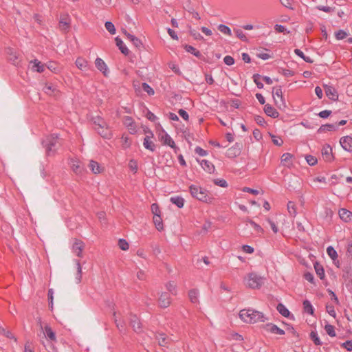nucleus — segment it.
<instances>
[{
    "label": "nucleus",
    "instance_id": "1",
    "mask_svg": "<svg viewBox=\"0 0 352 352\" xmlns=\"http://www.w3.org/2000/svg\"><path fill=\"white\" fill-rule=\"evenodd\" d=\"M239 318L247 323L265 322L267 320L262 312L252 309H244L241 310L239 312Z\"/></svg>",
    "mask_w": 352,
    "mask_h": 352
},
{
    "label": "nucleus",
    "instance_id": "2",
    "mask_svg": "<svg viewBox=\"0 0 352 352\" xmlns=\"http://www.w3.org/2000/svg\"><path fill=\"white\" fill-rule=\"evenodd\" d=\"M189 190L194 198L205 203L210 204L212 202L213 198L210 196L206 189L192 184L189 186Z\"/></svg>",
    "mask_w": 352,
    "mask_h": 352
},
{
    "label": "nucleus",
    "instance_id": "3",
    "mask_svg": "<svg viewBox=\"0 0 352 352\" xmlns=\"http://www.w3.org/2000/svg\"><path fill=\"white\" fill-rule=\"evenodd\" d=\"M58 144V137L54 134L47 136L45 139L42 142V144L45 148L47 155H53L55 153Z\"/></svg>",
    "mask_w": 352,
    "mask_h": 352
},
{
    "label": "nucleus",
    "instance_id": "4",
    "mask_svg": "<svg viewBox=\"0 0 352 352\" xmlns=\"http://www.w3.org/2000/svg\"><path fill=\"white\" fill-rule=\"evenodd\" d=\"M246 285L252 289H258L263 284V279L254 273H250L245 278Z\"/></svg>",
    "mask_w": 352,
    "mask_h": 352
},
{
    "label": "nucleus",
    "instance_id": "5",
    "mask_svg": "<svg viewBox=\"0 0 352 352\" xmlns=\"http://www.w3.org/2000/svg\"><path fill=\"white\" fill-rule=\"evenodd\" d=\"M272 96L276 105L279 109H282L286 107V103L283 96V91L280 86L273 88Z\"/></svg>",
    "mask_w": 352,
    "mask_h": 352
},
{
    "label": "nucleus",
    "instance_id": "6",
    "mask_svg": "<svg viewBox=\"0 0 352 352\" xmlns=\"http://www.w3.org/2000/svg\"><path fill=\"white\" fill-rule=\"evenodd\" d=\"M145 133H147V135L144 139L143 145L145 147V148L151 151H154L155 149V146L153 142L151 140V138H153V133L150 130L145 131Z\"/></svg>",
    "mask_w": 352,
    "mask_h": 352
},
{
    "label": "nucleus",
    "instance_id": "7",
    "mask_svg": "<svg viewBox=\"0 0 352 352\" xmlns=\"http://www.w3.org/2000/svg\"><path fill=\"white\" fill-rule=\"evenodd\" d=\"M160 141L165 145H168L173 148H176V146L173 138L164 131L160 134Z\"/></svg>",
    "mask_w": 352,
    "mask_h": 352
},
{
    "label": "nucleus",
    "instance_id": "8",
    "mask_svg": "<svg viewBox=\"0 0 352 352\" xmlns=\"http://www.w3.org/2000/svg\"><path fill=\"white\" fill-rule=\"evenodd\" d=\"M326 96L331 100L336 101L338 99V94L336 89L332 85H324Z\"/></svg>",
    "mask_w": 352,
    "mask_h": 352
},
{
    "label": "nucleus",
    "instance_id": "9",
    "mask_svg": "<svg viewBox=\"0 0 352 352\" xmlns=\"http://www.w3.org/2000/svg\"><path fill=\"white\" fill-rule=\"evenodd\" d=\"M85 248V243L80 240H75L72 245V252L78 257H82V250Z\"/></svg>",
    "mask_w": 352,
    "mask_h": 352
},
{
    "label": "nucleus",
    "instance_id": "10",
    "mask_svg": "<svg viewBox=\"0 0 352 352\" xmlns=\"http://www.w3.org/2000/svg\"><path fill=\"white\" fill-rule=\"evenodd\" d=\"M321 153L324 161L331 162L333 160V156L332 154V148L329 145H324L322 148Z\"/></svg>",
    "mask_w": 352,
    "mask_h": 352
},
{
    "label": "nucleus",
    "instance_id": "11",
    "mask_svg": "<svg viewBox=\"0 0 352 352\" xmlns=\"http://www.w3.org/2000/svg\"><path fill=\"white\" fill-rule=\"evenodd\" d=\"M264 329L266 331L271 333L277 335H284L285 331L278 327L276 324L272 323H267L264 326Z\"/></svg>",
    "mask_w": 352,
    "mask_h": 352
},
{
    "label": "nucleus",
    "instance_id": "12",
    "mask_svg": "<svg viewBox=\"0 0 352 352\" xmlns=\"http://www.w3.org/2000/svg\"><path fill=\"white\" fill-rule=\"evenodd\" d=\"M340 143L342 147L346 151H352V138L350 136L342 137Z\"/></svg>",
    "mask_w": 352,
    "mask_h": 352
},
{
    "label": "nucleus",
    "instance_id": "13",
    "mask_svg": "<svg viewBox=\"0 0 352 352\" xmlns=\"http://www.w3.org/2000/svg\"><path fill=\"white\" fill-rule=\"evenodd\" d=\"M159 303L161 307H168L170 304V295L166 292L162 293L159 298Z\"/></svg>",
    "mask_w": 352,
    "mask_h": 352
},
{
    "label": "nucleus",
    "instance_id": "14",
    "mask_svg": "<svg viewBox=\"0 0 352 352\" xmlns=\"http://www.w3.org/2000/svg\"><path fill=\"white\" fill-rule=\"evenodd\" d=\"M202 168L208 173H214L215 168L212 162L206 160L198 161Z\"/></svg>",
    "mask_w": 352,
    "mask_h": 352
},
{
    "label": "nucleus",
    "instance_id": "15",
    "mask_svg": "<svg viewBox=\"0 0 352 352\" xmlns=\"http://www.w3.org/2000/svg\"><path fill=\"white\" fill-rule=\"evenodd\" d=\"M124 124L131 133L133 134L136 132V126L131 117L126 116L124 118Z\"/></svg>",
    "mask_w": 352,
    "mask_h": 352
},
{
    "label": "nucleus",
    "instance_id": "16",
    "mask_svg": "<svg viewBox=\"0 0 352 352\" xmlns=\"http://www.w3.org/2000/svg\"><path fill=\"white\" fill-rule=\"evenodd\" d=\"M76 67L81 71H87L89 69L88 62L82 57H78L75 62Z\"/></svg>",
    "mask_w": 352,
    "mask_h": 352
},
{
    "label": "nucleus",
    "instance_id": "17",
    "mask_svg": "<svg viewBox=\"0 0 352 352\" xmlns=\"http://www.w3.org/2000/svg\"><path fill=\"white\" fill-rule=\"evenodd\" d=\"M130 323L135 331H136V332L141 331V322H140L139 318L136 316H135V315L131 316Z\"/></svg>",
    "mask_w": 352,
    "mask_h": 352
},
{
    "label": "nucleus",
    "instance_id": "18",
    "mask_svg": "<svg viewBox=\"0 0 352 352\" xmlns=\"http://www.w3.org/2000/svg\"><path fill=\"white\" fill-rule=\"evenodd\" d=\"M338 214L340 219L345 222H349L351 220L352 212L345 208L340 209Z\"/></svg>",
    "mask_w": 352,
    "mask_h": 352
},
{
    "label": "nucleus",
    "instance_id": "19",
    "mask_svg": "<svg viewBox=\"0 0 352 352\" xmlns=\"http://www.w3.org/2000/svg\"><path fill=\"white\" fill-rule=\"evenodd\" d=\"M6 53L8 55L9 60L14 65H17L19 64L18 62V56L16 52L14 49L8 47L6 49Z\"/></svg>",
    "mask_w": 352,
    "mask_h": 352
},
{
    "label": "nucleus",
    "instance_id": "20",
    "mask_svg": "<svg viewBox=\"0 0 352 352\" xmlns=\"http://www.w3.org/2000/svg\"><path fill=\"white\" fill-rule=\"evenodd\" d=\"M95 65L98 70L102 72L104 76H107V66L102 58H97L95 60Z\"/></svg>",
    "mask_w": 352,
    "mask_h": 352
},
{
    "label": "nucleus",
    "instance_id": "21",
    "mask_svg": "<svg viewBox=\"0 0 352 352\" xmlns=\"http://www.w3.org/2000/svg\"><path fill=\"white\" fill-rule=\"evenodd\" d=\"M264 111L268 116L274 118H278L279 116L278 112L269 104L265 105Z\"/></svg>",
    "mask_w": 352,
    "mask_h": 352
},
{
    "label": "nucleus",
    "instance_id": "22",
    "mask_svg": "<svg viewBox=\"0 0 352 352\" xmlns=\"http://www.w3.org/2000/svg\"><path fill=\"white\" fill-rule=\"evenodd\" d=\"M155 338L158 341L159 344L162 346H166L170 340V339L164 333L156 334Z\"/></svg>",
    "mask_w": 352,
    "mask_h": 352
},
{
    "label": "nucleus",
    "instance_id": "23",
    "mask_svg": "<svg viewBox=\"0 0 352 352\" xmlns=\"http://www.w3.org/2000/svg\"><path fill=\"white\" fill-rule=\"evenodd\" d=\"M127 38L133 44V45L138 48L141 49L143 46L142 41L136 36L133 34H127Z\"/></svg>",
    "mask_w": 352,
    "mask_h": 352
},
{
    "label": "nucleus",
    "instance_id": "24",
    "mask_svg": "<svg viewBox=\"0 0 352 352\" xmlns=\"http://www.w3.org/2000/svg\"><path fill=\"white\" fill-rule=\"evenodd\" d=\"M116 45L119 47L120 50L124 55H128L129 53V49L124 45V42L119 37L116 38Z\"/></svg>",
    "mask_w": 352,
    "mask_h": 352
},
{
    "label": "nucleus",
    "instance_id": "25",
    "mask_svg": "<svg viewBox=\"0 0 352 352\" xmlns=\"http://www.w3.org/2000/svg\"><path fill=\"white\" fill-rule=\"evenodd\" d=\"M338 128V126H336L333 124H327L322 125L318 130L319 133H324L327 131H335Z\"/></svg>",
    "mask_w": 352,
    "mask_h": 352
},
{
    "label": "nucleus",
    "instance_id": "26",
    "mask_svg": "<svg viewBox=\"0 0 352 352\" xmlns=\"http://www.w3.org/2000/svg\"><path fill=\"white\" fill-rule=\"evenodd\" d=\"M98 134H100L102 138L106 139H110L112 136L111 132L108 128V125L107 124L106 127L103 129H96Z\"/></svg>",
    "mask_w": 352,
    "mask_h": 352
},
{
    "label": "nucleus",
    "instance_id": "27",
    "mask_svg": "<svg viewBox=\"0 0 352 352\" xmlns=\"http://www.w3.org/2000/svg\"><path fill=\"white\" fill-rule=\"evenodd\" d=\"M30 64L32 65V70L36 71L37 72L41 73L44 71V65H43L38 60H34L30 62Z\"/></svg>",
    "mask_w": 352,
    "mask_h": 352
},
{
    "label": "nucleus",
    "instance_id": "28",
    "mask_svg": "<svg viewBox=\"0 0 352 352\" xmlns=\"http://www.w3.org/2000/svg\"><path fill=\"white\" fill-rule=\"evenodd\" d=\"M172 204H175L178 208H182L184 205V199L179 196L172 197L170 199Z\"/></svg>",
    "mask_w": 352,
    "mask_h": 352
},
{
    "label": "nucleus",
    "instance_id": "29",
    "mask_svg": "<svg viewBox=\"0 0 352 352\" xmlns=\"http://www.w3.org/2000/svg\"><path fill=\"white\" fill-rule=\"evenodd\" d=\"M188 296L190 301L192 303H198L199 302V291L196 289H192L189 291Z\"/></svg>",
    "mask_w": 352,
    "mask_h": 352
},
{
    "label": "nucleus",
    "instance_id": "30",
    "mask_svg": "<svg viewBox=\"0 0 352 352\" xmlns=\"http://www.w3.org/2000/svg\"><path fill=\"white\" fill-rule=\"evenodd\" d=\"M293 155L289 153H285L283 154L281 156V162L287 167H290L292 166L291 160Z\"/></svg>",
    "mask_w": 352,
    "mask_h": 352
},
{
    "label": "nucleus",
    "instance_id": "31",
    "mask_svg": "<svg viewBox=\"0 0 352 352\" xmlns=\"http://www.w3.org/2000/svg\"><path fill=\"white\" fill-rule=\"evenodd\" d=\"M276 309L284 317H288L290 314L289 311L282 303H278L277 305Z\"/></svg>",
    "mask_w": 352,
    "mask_h": 352
},
{
    "label": "nucleus",
    "instance_id": "32",
    "mask_svg": "<svg viewBox=\"0 0 352 352\" xmlns=\"http://www.w3.org/2000/svg\"><path fill=\"white\" fill-rule=\"evenodd\" d=\"M249 225L253 228V229L256 233L258 234L263 232V229L258 224L256 223L252 220L248 219L246 221L245 226L248 227Z\"/></svg>",
    "mask_w": 352,
    "mask_h": 352
},
{
    "label": "nucleus",
    "instance_id": "33",
    "mask_svg": "<svg viewBox=\"0 0 352 352\" xmlns=\"http://www.w3.org/2000/svg\"><path fill=\"white\" fill-rule=\"evenodd\" d=\"M76 265L77 267V273L75 277L76 283L77 284H79L81 282L82 279V267L80 263V261L78 260H76Z\"/></svg>",
    "mask_w": 352,
    "mask_h": 352
},
{
    "label": "nucleus",
    "instance_id": "34",
    "mask_svg": "<svg viewBox=\"0 0 352 352\" xmlns=\"http://www.w3.org/2000/svg\"><path fill=\"white\" fill-rule=\"evenodd\" d=\"M89 166L94 174H98L101 172V168L99 164L94 160L89 162Z\"/></svg>",
    "mask_w": 352,
    "mask_h": 352
},
{
    "label": "nucleus",
    "instance_id": "35",
    "mask_svg": "<svg viewBox=\"0 0 352 352\" xmlns=\"http://www.w3.org/2000/svg\"><path fill=\"white\" fill-rule=\"evenodd\" d=\"M314 268L317 275L320 277V278L323 279L324 278V270L322 265L316 262L314 264Z\"/></svg>",
    "mask_w": 352,
    "mask_h": 352
},
{
    "label": "nucleus",
    "instance_id": "36",
    "mask_svg": "<svg viewBox=\"0 0 352 352\" xmlns=\"http://www.w3.org/2000/svg\"><path fill=\"white\" fill-rule=\"evenodd\" d=\"M94 124L95 125V129H103L107 126V122L101 118L97 117L94 120Z\"/></svg>",
    "mask_w": 352,
    "mask_h": 352
},
{
    "label": "nucleus",
    "instance_id": "37",
    "mask_svg": "<svg viewBox=\"0 0 352 352\" xmlns=\"http://www.w3.org/2000/svg\"><path fill=\"white\" fill-rule=\"evenodd\" d=\"M45 336L52 341L56 340V335L52 328L49 325L45 327Z\"/></svg>",
    "mask_w": 352,
    "mask_h": 352
},
{
    "label": "nucleus",
    "instance_id": "38",
    "mask_svg": "<svg viewBox=\"0 0 352 352\" xmlns=\"http://www.w3.org/2000/svg\"><path fill=\"white\" fill-rule=\"evenodd\" d=\"M303 308L304 311L311 315H313L314 309L311 303L308 300H305L303 301Z\"/></svg>",
    "mask_w": 352,
    "mask_h": 352
},
{
    "label": "nucleus",
    "instance_id": "39",
    "mask_svg": "<svg viewBox=\"0 0 352 352\" xmlns=\"http://www.w3.org/2000/svg\"><path fill=\"white\" fill-rule=\"evenodd\" d=\"M184 49L187 52L192 54L197 58H199L201 56L200 52L191 45H186Z\"/></svg>",
    "mask_w": 352,
    "mask_h": 352
},
{
    "label": "nucleus",
    "instance_id": "40",
    "mask_svg": "<svg viewBox=\"0 0 352 352\" xmlns=\"http://www.w3.org/2000/svg\"><path fill=\"white\" fill-rule=\"evenodd\" d=\"M327 252L328 256L333 261H335L338 258V253L336 250L332 247L329 246L327 249Z\"/></svg>",
    "mask_w": 352,
    "mask_h": 352
},
{
    "label": "nucleus",
    "instance_id": "41",
    "mask_svg": "<svg viewBox=\"0 0 352 352\" xmlns=\"http://www.w3.org/2000/svg\"><path fill=\"white\" fill-rule=\"evenodd\" d=\"M0 333L5 336L6 338L10 339H13L15 342H16V338L14 336V335L11 333L10 331L4 329L3 327H0Z\"/></svg>",
    "mask_w": 352,
    "mask_h": 352
},
{
    "label": "nucleus",
    "instance_id": "42",
    "mask_svg": "<svg viewBox=\"0 0 352 352\" xmlns=\"http://www.w3.org/2000/svg\"><path fill=\"white\" fill-rule=\"evenodd\" d=\"M218 30L221 33H223L224 34H226V35H228V36H231L232 35V31H231L230 28L228 26L226 25H223V24L219 25Z\"/></svg>",
    "mask_w": 352,
    "mask_h": 352
},
{
    "label": "nucleus",
    "instance_id": "43",
    "mask_svg": "<svg viewBox=\"0 0 352 352\" xmlns=\"http://www.w3.org/2000/svg\"><path fill=\"white\" fill-rule=\"evenodd\" d=\"M294 53L297 56H298L301 58H302L307 63H312L313 62V60H311V58L310 57L305 56L304 53L299 49L294 50Z\"/></svg>",
    "mask_w": 352,
    "mask_h": 352
},
{
    "label": "nucleus",
    "instance_id": "44",
    "mask_svg": "<svg viewBox=\"0 0 352 352\" xmlns=\"http://www.w3.org/2000/svg\"><path fill=\"white\" fill-rule=\"evenodd\" d=\"M287 210L289 213L293 216L295 217L296 215V209L295 207V204L292 201H289L287 204Z\"/></svg>",
    "mask_w": 352,
    "mask_h": 352
},
{
    "label": "nucleus",
    "instance_id": "45",
    "mask_svg": "<svg viewBox=\"0 0 352 352\" xmlns=\"http://www.w3.org/2000/svg\"><path fill=\"white\" fill-rule=\"evenodd\" d=\"M142 87L149 96H153L155 94L153 89L146 82H143Z\"/></svg>",
    "mask_w": 352,
    "mask_h": 352
},
{
    "label": "nucleus",
    "instance_id": "46",
    "mask_svg": "<svg viewBox=\"0 0 352 352\" xmlns=\"http://www.w3.org/2000/svg\"><path fill=\"white\" fill-rule=\"evenodd\" d=\"M324 329L327 332V333L331 336V337H335L336 336V332L334 329V327L331 324H326L324 327Z\"/></svg>",
    "mask_w": 352,
    "mask_h": 352
},
{
    "label": "nucleus",
    "instance_id": "47",
    "mask_svg": "<svg viewBox=\"0 0 352 352\" xmlns=\"http://www.w3.org/2000/svg\"><path fill=\"white\" fill-rule=\"evenodd\" d=\"M236 36L243 41H247L248 38L244 32L241 29H234Z\"/></svg>",
    "mask_w": 352,
    "mask_h": 352
},
{
    "label": "nucleus",
    "instance_id": "48",
    "mask_svg": "<svg viewBox=\"0 0 352 352\" xmlns=\"http://www.w3.org/2000/svg\"><path fill=\"white\" fill-rule=\"evenodd\" d=\"M167 290L173 295H176V285L173 282H169L166 285Z\"/></svg>",
    "mask_w": 352,
    "mask_h": 352
},
{
    "label": "nucleus",
    "instance_id": "49",
    "mask_svg": "<svg viewBox=\"0 0 352 352\" xmlns=\"http://www.w3.org/2000/svg\"><path fill=\"white\" fill-rule=\"evenodd\" d=\"M105 28L107 29V30L111 34H115L116 33V28H115V26L114 25L110 22V21H107L105 23Z\"/></svg>",
    "mask_w": 352,
    "mask_h": 352
},
{
    "label": "nucleus",
    "instance_id": "50",
    "mask_svg": "<svg viewBox=\"0 0 352 352\" xmlns=\"http://www.w3.org/2000/svg\"><path fill=\"white\" fill-rule=\"evenodd\" d=\"M310 337L316 345H321L322 344V342L320 341V340L318 336V333L316 332H314V331L311 332Z\"/></svg>",
    "mask_w": 352,
    "mask_h": 352
},
{
    "label": "nucleus",
    "instance_id": "51",
    "mask_svg": "<svg viewBox=\"0 0 352 352\" xmlns=\"http://www.w3.org/2000/svg\"><path fill=\"white\" fill-rule=\"evenodd\" d=\"M118 245L122 250H127L129 248V243L124 239H119Z\"/></svg>",
    "mask_w": 352,
    "mask_h": 352
},
{
    "label": "nucleus",
    "instance_id": "52",
    "mask_svg": "<svg viewBox=\"0 0 352 352\" xmlns=\"http://www.w3.org/2000/svg\"><path fill=\"white\" fill-rule=\"evenodd\" d=\"M335 36L336 39L342 40L347 36V33L343 30H340L335 33Z\"/></svg>",
    "mask_w": 352,
    "mask_h": 352
},
{
    "label": "nucleus",
    "instance_id": "53",
    "mask_svg": "<svg viewBox=\"0 0 352 352\" xmlns=\"http://www.w3.org/2000/svg\"><path fill=\"white\" fill-rule=\"evenodd\" d=\"M280 2L285 8H287L289 10H294V7H293L294 1L293 0H280Z\"/></svg>",
    "mask_w": 352,
    "mask_h": 352
},
{
    "label": "nucleus",
    "instance_id": "54",
    "mask_svg": "<svg viewBox=\"0 0 352 352\" xmlns=\"http://www.w3.org/2000/svg\"><path fill=\"white\" fill-rule=\"evenodd\" d=\"M305 159H306L307 164L310 166H314L318 162L317 159L311 155H307L305 157Z\"/></svg>",
    "mask_w": 352,
    "mask_h": 352
},
{
    "label": "nucleus",
    "instance_id": "55",
    "mask_svg": "<svg viewBox=\"0 0 352 352\" xmlns=\"http://www.w3.org/2000/svg\"><path fill=\"white\" fill-rule=\"evenodd\" d=\"M72 168L73 171L76 174L80 173L81 170H82V168H81L80 164L77 162H72Z\"/></svg>",
    "mask_w": 352,
    "mask_h": 352
},
{
    "label": "nucleus",
    "instance_id": "56",
    "mask_svg": "<svg viewBox=\"0 0 352 352\" xmlns=\"http://www.w3.org/2000/svg\"><path fill=\"white\" fill-rule=\"evenodd\" d=\"M254 81L256 83L257 87L258 89H262L263 87V83L260 81L261 76L259 74H254L253 76Z\"/></svg>",
    "mask_w": 352,
    "mask_h": 352
},
{
    "label": "nucleus",
    "instance_id": "57",
    "mask_svg": "<svg viewBox=\"0 0 352 352\" xmlns=\"http://www.w3.org/2000/svg\"><path fill=\"white\" fill-rule=\"evenodd\" d=\"M273 143L276 146H281L283 144V141L281 138L274 135H270Z\"/></svg>",
    "mask_w": 352,
    "mask_h": 352
},
{
    "label": "nucleus",
    "instance_id": "58",
    "mask_svg": "<svg viewBox=\"0 0 352 352\" xmlns=\"http://www.w3.org/2000/svg\"><path fill=\"white\" fill-rule=\"evenodd\" d=\"M214 184L221 187L226 188L228 186L227 182L223 179H214Z\"/></svg>",
    "mask_w": 352,
    "mask_h": 352
},
{
    "label": "nucleus",
    "instance_id": "59",
    "mask_svg": "<svg viewBox=\"0 0 352 352\" xmlns=\"http://www.w3.org/2000/svg\"><path fill=\"white\" fill-rule=\"evenodd\" d=\"M154 223L155 224L156 228L158 230H161L163 229L162 223L161 221V218L159 215L156 218H154Z\"/></svg>",
    "mask_w": 352,
    "mask_h": 352
},
{
    "label": "nucleus",
    "instance_id": "60",
    "mask_svg": "<svg viewBox=\"0 0 352 352\" xmlns=\"http://www.w3.org/2000/svg\"><path fill=\"white\" fill-rule=\"evenodd\" d=\"M47 67L50 70L54 73H57L59 71L56 64L54 62L48 63Z\"/></svg>",
    "mask_w": 352,
    "mask_h": 352
},
{
    "label": "nucleus",
    "instance_id": "61",
    "mask_svg": "<svg viewBox=\"0 0 352 352\" xmlns=\"http://www.w3.org/2000/svg\"><path fill=\"white\" fill-rule=\"evenodd\" d=\"M43 90L45 94L50 95L54 91V88L52 85L46 84L43 87Z\"/></svg>",
    "mask_w": 352,
    "mask_h": 352
},
{
    "label": "nucleus",
    "instance_id": "62",
    "mask_svg": "<svg viewBox=\"0 0 352 352\" xmlns=\"http://www.w3.org/2000/svg\"><path fill=\"white\" fill-rule=\"evenodd\" d=\"M226 65L231 66L234 63V59L231 56H226L223 58Z\"/></svg>",
    "mask_w": 352,
    "mask_h": 352
},
{
    "label": "nucleus",
    "instance_id": "63",
    "mask_svg": "<svg viewBox=\"0 0 352 352\" xmlns=\"http://www.w3.org/2000/svg\"><path fill=\"white\" fill-rule=\"evenodd\" d=\"M168 67L175 73H176V74H179L180 73L178 65L177 64H175V63H173V62L169 63H168Z\"/></svg>",
    "mask_w": 352,
    "mask_h": 352
},
{
    "label": "nucleus",
    "instance_id": "64",
    "mask_svg": "<svg viewBox=\"0 0 352 352\" xmlns=\"http://www.w3.org/2000/svg\"><path fill=\"white\" fill-rule=\"evenodd\" d=\"M342 346L344 347L348 351H352V340H347L342 344Z\"/></svg>",
    "mask_w": 352,
    "mask_h": 352
}]
</instances>
